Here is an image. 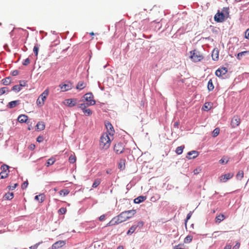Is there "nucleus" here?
<instances>
[{
  "instance_id": "f257e3e1",
  "label": "nucleus",
  "mask_w": 249,
  "mask_h": 249,
  "mask_svg": "<svg viewBox=\"0 0 249 249\" xmlns=\"http://www.w3.org/2000/svg\"><path fill=\"white\" fill-rule=\"evenodd\" d=\"M136 213V211L134 209L124 211L118 215L116 216V217L118 223L120 224L131 218Z\"/></svg>"
},
{
  "instance_id": "f03ea898",
  "label": "nucleus",
  "mask_w": 249,
  "mask_h": 249,
  "mask_svg": "<svg viewBox=\"0 0 249 249\" xmlns=\"http://www.w3.org/2000/svg\"><path fill=\"white\" fill-rule=\"evenodd\" d=\"M111 140L107 133H103L100 140L99 146L101 149L107 150L110 146Z\"/></svg>"
},
{
  "instance_id": "7ed1b4c3",
  "label": "nucleus",
  "mask_w": 249,
  "mask_h": 249,
  "mask_svg": "<svg viewBox=\"0 0 249 249\" xmlns=\"http://www.w3.org/2000/svg\"><path fill=\"white\" fill-rule=\"evenodd\" d=\"M229 14V9L227 8H223L221 12L218 11L214 16V20L217 22H223L228 17Z\"/></svg>"
},
{
  "instance_id": "20e7f679",
  "label": "nucleus",
  "mask_w": 249,
  "mask_h": 249,
  "mask_svg": "<svg viewBox=\"0 0 249 249\" xmlns=\"http://www.w3.org/2000/svg\"><path fill=\"white\" fill-rule=\"evenodd\" d=\"M190 53L191 54L190 58L194 62H199L204 58L202 53L197 50L192 51Z\"/></svg>"
},
{
  "instance_id": "39448f33",
  "label": "nucleus",
  "mask_w": 249,
  "mask_h": 249,
  "mask_svg": "<svg viewBox=\"0 0 249 249\" xmlns=\"http://www.w3.org/2000/svg\"><path fill=\"white\" fill-rule=\"evenodd\" d=\"M49 93V89H46L39 96L36 100V104L39 107H41L44 105V102L46 100L47 97Z\"/></svg>"
},
{
  "instance_id": "423d86ee",
  "label": "nucleus",
  "mask_w": 249,
  "mask_h": 249,
  "mask_svg": "<svg viewBox=\"0 0 249 249\" xmlns=\"http://www.w3.org/2000/svg\"><path fill=\"white\" fill-rule=\"evenodd\" d=\"M83 101H86L89 106H93L96 104V101L94 100V96L91 92H89L85 94L83 96Z\"/></svg>"
},
{
  "instance_id": "0eeeda50",
  "label": "nucleus",
  "mask_w": 249,
  "mask_h": 249,
  "mask_svg": "<svg viewBox=\"0 0 249 249\" xmlns=\"http://www.w3.org/2000/svg\"><path fill=\"white\" fill-rule=\"evenodd\" d=\"M124 145L122 142H118L114 146V151L117 154H120L124 152Z\"/></svg>"
},
{
  "instance_id": "6e6552de",
  "label": "nucleus",
  "mask_w": 249,
  "mask_h": 249,
  "mask_svg": "<svg viewBox=\"0 0 249 249\" xmlns=\"http://www.w3.org/2000/svg\"><path fill=\"white\" fill-rule=\"evenodd\" d=\"M234 176V174L232 173H229L225 175H221L219 178V180L220 182H226L229 179L231 178Z\"/></svg>"
},
{
  "instance_id": "1a4fd4ad",
  "label": "nucleus",
  "mask_w": 249,
  "mask_h": 249,
  "mask_svg": "<svg viewBox=\"0 0 249 249\" xmlns=\"http://www.w3.org/2000/svg\"><path fill=\"white\" fill-rule=\"evenodd\" d=\"M105 125L107 129V133L110 136H113L115 133V131L111 124L109 122H106Z\"/></svg>"
},
{
  "instance_id": "9d476101",
  "label": "nucleus",
  "mask_w": 249,
  "mask_h": 249,
  "mask_svg": "<svg viewBox=\"0 0 249 249\" xmlns=\"http://www.w3.org/2000/svg\"><path fill=\"white\" fill-rule=\"evenodd\" d=\"M240 118L238 116H234L231 121V125L232 128H235L240 124Z\"/></svg>"
},
{
  "instance_id": "9b49d317",
  "label": "nucleus",
  "mask_w": 249,
  "mask_h": 249,
  "mask_svg": "<svg viewBox=\"0 0 249 249\" xmlns=\"http://www.w3.org/2000/svg\"><path fill=\"white\" fill-rule=\"evenodd\" d=\"M77 99L75 98L68 99L65 100L64 104L69 107H72L76 105Z\"/></svg>"
},
{
  "instance_id": "f8f14e48",
  "label": "nucleus",
  "mask_w": 249,
  "mask_h": 249,
  "mask_svg": "<svg viewBox=\"0 0 249 249\" xmlns=\"http://www.w3.org/2000/svg\"><path fill=\"white\" fill-rule=\"evenodd\" d=\"M228 72V69L227 68L225 67H222L220 68H219L218 70H217L215 71V75L218 77H221L223 76V75H225L226 74V73Z\"/></svg>"
},
{
  "instance_id": "ddd939ff",
  "label": "nucleus",
  "mask_w": 249,
  "mask_h": 249,
  "mask_svg": "<svg viewBox=\"0 0 249 249\" xmlns=\"http://www.w3.org/2000/svg\"><path fill=\"white\" fill-rule=\"evenodd\" d=\"M66 244L65 241L59 240L53 244L52 249H57L63 247Z\"/></svg>"
},
{
  "instance_id": "4468645a",
  "label": "nucleus",
  "mask_w": 249,
  "mask_h": 249,
  "mask_svg": "<svg viewBox=\"0 0 249 249\" xmlns=\"http://www.w3.org/2000/svg\"><path fill=\"white\" fill-rule=\"evenodd\" d=\"M198 156V153L196 151H191L187 153L186 158L188 159H192L196 158Z\"/></svg>"
},
{
  "instance_id": "2eb2a0df",
  "label": "nucleus",
  "mask_w": 249,
  "mask_h": 249,
  "mask_svg": "<svg viewBox=\"0 0 249 249\" xmlns=\"http://www.w3.org/2000/svg\"><path fill=\"white\" fill-rule=\"evenodd\" d=\"M59 86L60 88L61 91L63 92L68 91L71 89V85L69 84H60Z\"/></svg>"
},
{
  "instance_id": "dca6fc26",
  "label": "nucleus",
  "mask_w": 249,
  "mask_h": 249,
  "mask_svg": "<svg viewBox=\"0 0 249 249\" xmlns=\"http://www.w3.org/2000/svg\"><path fill=\"white\" fill-rule=\"evenodd\" d=\"M125 160L124 159H121L120 160L118 163V168L121 170H123L125 168Z\"/></svg>"
},
{
  "instance_id": "f3484780",
  "label": "nucleus",
  "mask_w": 249,
  "mask_h": 249,
  "mask_svg": "<svg viewBox=\"0 0 249 249\" xmlns=\"http://www.w3.org/2000/svg\"><path fill=\"white\" fill-rule=\"evenodd\" d=\"M19 104H20L19 100L13 101L8 103V104L7 105V107L10 108H12L16 107Z\"/></svg>"
},
{
  "instance_id": "a211bd4d",
  "label": "nucleus",
  "mask_w": 249,
  "mask_h": 249,
  "mask_svg": "<svg viewBox=\"0 0 249 249\" xmlns=\"http://www.w3.org/2000/svg\"><path fill=\"white\" fill-rule=\"evenodd\" d=\"M212 59L214 61H217L219 58V52L217 49H214L212 54Z\"/></svg>"
},
{
  "instance_id": "6ab92c4d",
  "label": "nucleus",
  "mask_w": 249,
  "mask_h": 249,
  "mask_svg": "<svg viewBox=\"0 0 249 249\" xmlns=\"http://www.w3.org/2000/svg\"><path fill=\"white\" fill-rule=\"evenodd\" d=\"M28 116L26 115H20L18 119V122L20 123H26L28 120Z\"/></svg>"
},
{
  "instance_id": "aec40b11",
  "label": "nucleus",
  "mask_w": 249,
  "mask_h": 249,
  "mask_svg": "<svg viewBox=\"0 0 249 249\" xmlns=\"http://www.w3.org/2000/svg\"><path fill=\"white\" fill-rule=\"evenodd\" d=\"M87 86V83L84 81H79L77 86L76 89L79 90H82L84 89Z\"/></svg>"
},
{
  "instance_id": "412c9836",
  "label": "nucleus",
  "mask_w": 249,
  "mask_h": 249,
  "mask_svg": "<svg viewBox=\"0 0 249 249\" xmlns=\"http://www.w3.org/2000/svg\"><path fill=\"white\" fill-rule=\"evenodd\" d=\"M35 200L39 201V202H43L45 201V196L43 194H40L35 196Z\"/></svg>"
},
{
  "instance_id": "4be33fe9",
  "label": "nucleus",
  "mask_w": 249,
  "mask_h": 249,
  "mask_svg": "<svg viewBox=\"0 0 249 249\" xmlns=\"http://www.w3.org/2000/svg\"><path fill=\"white\" fill-rule=\"evenodd\" d=\"M225 218L226 216L223 214H220L215 217V223L219 224Z\"/></svg>"
},
{
  "instance_id": "5701e85b",
  "label": "nucleus",
  "mask_w": 249,
  "mask_h": 249,
  "mask_svg": "<svg viewBox=\"0 0 249 249\" xmlns=\"http://www.w3.org/2000/svg\"><path fill=\"white\" fill-rule=\"evenodd\" d=\"M119 224L117 220V218L115 217L113 218L106 226V227H109L110 226L115 225Z\"/></svg>"
},
{
  "instance_id": "b1692460",
  "label": "nucleus",
  "mask_w": 249,
  "mask_h": 249,
  "mask_svg": "<svg viewBox=\"0 0 249 249\" xmlns=\"http://www.w3.org/2000/svg\"><path fill=\"white\" fill-rule=\"evenodd\" d=\"M36 127L37 130L41 131L45 129V125L44 122H39L36 125Z\"/></svg>"
},
{
  "instance_id": "393cba45",
  "label": "nucleus",
  "mask_w": 249,
  "mask_h": 249,
  "mask_svg": "<svg viewBox=\"0 0 249 249\" xmlns=\"http://www.w3.org/2000/svg\"><path fill=\"white\" fill-rule=\"evenodd\" d=\"M146 196H139L134 200L135 203L142 202L146 200Z\"/></svg>"
},
{
  "instance_id": "a878e982",
  "label": "nucleus",
  "mask_w": 249,
  "mask_h": 249,
  "mask_svg": "<svg viewBox=\"0 0 249 249\" xmlns=\"http://www.w3.org/2000/svg\"><path fill=\"white\" fill-rule=\"evenodd\" d=\"M14 197V194L13 193H10V192H8L7 193H6L4 196V198H5V200H10L11 199H12Z\"/></svg>"
},
{
  "instance_id": "bb28decb",
  "label": "nucleus",
  "mask_w": 249,
  "mask_h": 249,
  "mask_svg": "<svg viewBox=\"0 0 249 249\" xmlns=\"http://www.w3.org/2000/svg\"><path fill=\"white\" fill-rule=\"evenodd\" d=\"M2 84L4 85H8L11 82V79L10 77H7L2 80Z\"/></svg>"
},
{
  "instance_id": "cd10ccee",
  "label": "nucleus",
  "mask_w": 249,
  "mask_h": 249,
  "mask_svg": "<svg viewBox=\"0 0 249 249\" xmlns=\"http://www.w3.org/2000/svg\"><path fill=\"white\" fill-rule=\"evenodd\" d=\"M212 106V104L210 102L205 103L203 107V109L205 110L208 111L211 108Z\"/></svg>"
},
{
  "instance_id": "c85d7f7f",
  "label": "nucleus",
  "mask_w": 249,
  "mask_h": 249,
  "mask_svg": "<svg viewBox=\"0 0 249 249\" xmlns=\"http://www.w3.org/2000/svg\"><path fill=\"white\" fill-rule=\"evenodd\" d=\"M236 178L238 180H241L244 177V172L242 170L238 171L236 176Z\"/></svg>"
},
{
  "instance_id": "c756f323",
  "label": "nucleus",
  "mask_w": 249,
  "mask_h": 249,
  "mask_svg": "<svg viewBox=\"0 0 249 249\" xmlns=\"http://www.w3.org/2000/svg\"><path fill=\"white\" fill-rule=\"evenodd\" d=\"M207 88L209 91H212L213 89L214 86L213 85L212 79H210L209 81H208Z\"/></svg>"
},
{
  "instance_id": "7c9ffc66",
  "label": "nucleus",
  "mask_w": 249,
  "mask_h": 249,
  "mask_svg": "<svg viewBox=\"0 0 249 249\" xmlns=\"http://www.w3.org/2000/svg\"><path fill=\"white\" fill-rule=\"evenodd\" d=\"M55 159H54L53 158H51L47 160L45 165L46 166L48 167L50 165H53L55 162Z\"/></svg>"
},
{
  "instance_id": "2f4dec72",
  "label": "nucleus",
  "mask_w": 249,
  "mask_h": 249,
  "mask_svg": "<svg viewBox=\"0 0 249 249\" xmlns=\"http://www.w3.org/2000/svg\"><path fill=\"white\" fill-rule=\"evenodd\" d=\"M136 226L135 225L131 226L127 232V235H131L136 230Z\"/></svg>"
},
{
  "instance_id": "473e14b6",
  "label": "nucleus",
  "mask_w": 249,
  "mask_h": 249,
  "mask_svg": "<svg viewBox=\"0 0 249 249\" xmlns=\"http://www.w3.org/2000/svg\"><path fill=\"white\" fill-rule=\"evenodd\" d=\"M90 106L87 103H82L78 105V107L82 110V111L88 107Z\"/></svg>"
},
{
  "instance_id": "72a5a7b5",
  "label": "nucleus",
  "mask_w": 249,
  "mask_h": 249,
  "mask_svg": "<svg viewBox=\"0 0 249 249\" xmlns=\"http://www.w3.org/2000/svg\"><path fill=\"white\" fill-rule=\"evenodd\" d=\"M184 148V146L183 145L178 147L176 150V153L178 155L181 154L183 152Z\"/></svg>"
},
{
  "instance_id": "f704fd0d",
  "label": "nucleus",
  "mask_w": 249,
  "mask_h": 249,
  "mask_svg": "<svg viewBox=\"0 0 249 249\" xmlns=\"http://www.w3.org/2000/svg\"><path fill=\"white\" fill-rule=\"evenodd\" d=\"M192 239L193 236L192 235H188L184 238V242L185 243H189L192 241Z\"/></svg>"
},
{
  "instance_id": "c9c22d12",
  "label": "nucleus",
  "mask_w": 249,
  "mask_h": 249,
  "mask_svg": "<svg viewBox=\"0 0 249 249\" xmlns=\"http://www.w3.org/2000/svg\"><path fill=\"white\" fill-rule=\"evenodd\" d=\"M69 191L67 189H63L59 192V194L62 196H65L69 193Z\"/></svg>"
},
{
  "instance_id": "e433bc0d",
  "label": "nucleus",
  "mask_w": 249,
  "mask_h": 249,
  "mask_svg": "<svg viewBox=\"0 0 249 249\" xmlns=\"http://www.w3.org/2000/svg\"><path fill=\"white\" fill-rule=\"evenodd\" d=\"M249 53V51H244V52L239 53L237 54V58L239 60H240L243 55L248 54Z\"/></svg>"
},
{
  "instance_id": "4c0bfd02",
  "label": "nucleus",
  "mask_w": 249,
  "mask_h": 249,
  "mask_svg": "<svg viewBox=\"0 0 249 249\" xmlns=\"http://www.w3.org/2000/svg\"><path fill=\"white\" fill-rule=\"evenodd\" d=\"M76 160V158L75 155H71L69 158V161L71 163H74Z\"/></svg>"
},
{
  "instance_id": "58836bf2",
  "label": "nucleus",
  "mask_w": 249,
  "mask_h": 249,
  "mask_svg": "<svg viewBox=\"0 0 249 249\" xmlns=\"http://www.w3.org/2000/svg\"><path fill=\"white\" fill-rule=\"evenodd\" d=\"M101 183V180L100 179H96L94 180L92 187L93 188L97 187Z\"/></svg>"
},
{
  "instance_id": "ea45409f",
  "label": "nucleus",
  "mask_w": 249,
  "mask_h": 249,
  "mask_svg": "<svg viewBox=\"0 0 249 249\" xmlns=\"http://www.w3.org/2000/svg\"><path fill=\"white\" fill-rule=\"evenodd\" d=\"M8 176V172H1L0 173V178L1 179L6 178Z\"/></svg>"
},
{
  "instance_id": "a19ab883",
  "label": "nucleus",
  "mask_w": 249,
  "mask_h": 249,
  "mask_svg": "<svg viewBox=\"0 0 249 249\" xmlns=\"http://www.w3.org/2000/svg\"><path fill=\"white\" fill-rule=\"evenodd\" d=\"M220 132V129L219 128H215L213 132V137H216L219 134Z\"/></svg>"
},
{
  "instance_id": "79ce46f5",
  "label": "nucleus",
  "mask_w": 249,
  "mask_h": 249,
  "mask_svg": "<svg viewBox=\"0 0 249 249\" xmlns=\"http://www.w3.org/2000/svg\"><path fill=\"white\" fill-rule=\"evenodd\" d=\"M83 112L87 116H90L92 114V111L89 108H88V109L86 108L85 109L83 110Z\"/></svg>"
},
{
  "instance_id": "37998d69",
  "label": "nucleus",
  "mask_w": 249,
  "mask_h": 249,
  "mask_svg": "<svg viewBox=\"0 0 249 249\" xmlns=\"http://www.w3.org/2000/svg\"><path fill=\"white\" fill-rule=\"evenodd\" d=\"M9 167L7 165H3L1 166V169L2 170V172H7V171H8V173L9 172Z\"/></svg>"
},
{
  "instance_id": "c03bdc74",
  "label": "nucleus",
  "mask_w": 249,
  "mask_h": 249,
  "mask_svg": "<svg viewBox=\"0 0 249 249\" xmlns=\"http://www.w3.org/2000/svg\"><path fill=\"white\" fill-rule=\"evenodd\" d=\"M8 88L3 87L0 89V96L4 94L6 92L8 91Z\"/></svg>"
},
{
  "instance_id": "a18cd8bd",
  "label": "nucleus",
  "mask_w": 249,
  "mask_h": 249,
  "mask_svg": "<svg viewBox=\"0 0 249 249\" xmlns=\"http://www.w3.org/2000/svg\"><path fill=\"white\" fill-rule=\"evenodd\" d=\"M21 89V88L19 85H15L13 87L12 90L16 92H18Z\"/></svg>"
},
{
  "instance_id": "49530a36",
  "label": "nucleus",
  "mask_w": 249,
  "mask_h": 249,
  "mask_svg": "<svg viewBox=\"0 0 249 249\" xmlns=\"http://www.w3.org/2000/svg\"><path fill=\"white\" fill-rule=\"evenodd\" d=\"M66 211L67 210L66 208L62 207L58 210V213L60 214H63L66 213Z\"/></svg>"
},
{
  "instance_id": "de8ad7c7",
  "label": "nucleus",
  "mask_w": 249,
  "mask_h": 249,
  "mask_svg": "<svg viewBox=\"0 0 249 249\" xmlns=\"http://www.w3.org/2000/svg\"><path fill=\"white\" fill-rule=\"evenodd\" d=\"M42 242H43L42 241L38 242V243L35 244L34 245L30 247L29 248L30 249H36L38 248V247L39 246V245L40 244H41V243H42Z\"/></svg>"
},
{
  "instance_id": "09e8293b",
  "label": "nucleus",
  "mask_w": 249,
  "mask_h": 249,
  "mask_svg": "<svg viewBox=\"0 0 249 249\" xmlns=\"http://www.w3.org/2000/svg\"><path fill=\"white\" fill-rule=\"evenodd\" d=\"M38 49L39 48L37 44L34 47L33 51L36 56H37L38 55Z\"/></svg>"
},
{
  "instance_id": "8fccbe9b",
  "label": "nucleus",
  "mask_w": 249,
  "mask_h": 249,
  "mask_svg": "<svg viewBox=\"0 0 249 249\" xmlns=\"http://www.w3.org/2000/svg\"><path fill=\"white\" fill-rule=\"evenodd\" d=\"M143 225V222L142 221H140L139 222L137 225H135V226H136V228H139V229H141V228L142 227Z\"/></svg>"
},
{
  "instance_id": "3c124183",
  "label": "nucleus",
  "mask_w": 249,
  "mask_h": 249,
  "mask_svg": "<svg viewBox=\"0 0 249 249\" xmlns=\"http://www.w3.org/2000/svg\"><path fill=\"white\" fill-rule=\"evenodd\" d=\"M201 169L200 167H198V168L195 169L194 170L193 172H194V174L197 175L201 172Z\"/></svg>"
},
{
  "instance_id": "603ef678",
  "label": "nucleus",
  "mask_w": 249,
  "mask_h": 249,
  "mask_svg": "<svg viewBox=\"0 0 249 249\" xmlns=\"http://www.w3.org/2000/svg\"><path fill=\"white\" fill-rule=\"evenodd\" d=\"M30 63V60L28 58L24 60L22 63V64L24 66L28 65Z\"/></svg>"
},
{
  "instance_id": "864d4df0",
  "label": "nucleus",
  "mask_w": 249,
  "mask_h": 249,
  "mask_svg": "<svg viewBox=\"0 0 249 249\" xmlns=\"http://www.w3.org/2000/svg\"><path fill=\"white\" fill-rule=\"evenodd\" d=\"M44 140L43 137L42 136H39L37 137L36 139V141L38 142H42Z\"/></svg>"
},
{
  "instance_id": "5fc2aeb1",
  "label": "nucleus",
  "mask_w": 249,
  "mask_h": 249,
  "mask_svg": "<svg viewBox=\"0 0 249 249\" xmlns=\"http://www.w3.org/2000/svg\"><path fill=\"white\" fill-rule=\"evenodd\" d=\"M27 85L26 81H22L20 82V84L19 86H20V87L25 86Z\"/></svg>"
},
{
  "instance_id": "6e6d98bb",
  "label": "nucleus",
  "mask_w": 249,
  "mask_h": 249,
  "mask_svg": "<svg viewBox=\"0 0 249 249\" xmlns=\"http://www.w3.org/2000/svg\"><path fill=\"white\" fill-rule=\"evenodd\" d=\"M18 73H19V72L18 70H14L11 72V74L13 76H16L18 74Z\"/></svg>"
},
{
  "instance_id": "4d7b16f0",
  "label": "nucleus",
  "mask_w": 249,
  "mask_h": 249,
  "mask_svg": "<svg viewBox=\"0 0 249 249\" xmlns=\"http://www.w3.org/2000/svg\"><path fill=\"white\" fill-rule=\"evenodd\" d=\"M35 147L36 145L34 144H31L29 146L28 148L30 150H33L35 149Z\"/></svg>"
},
{
  "instance_id": "13d9d810",
  "label": "nucleus",
  "mask_w": 249,
  "mask_h": 249,
  "mask_svg": "<svg viewBox=\"0 0 249 249\" xmlns=\"http://www.w3.org/2000/svg\"><path fill=\"white\" fill-rule=\"evenodd\" d=\"M17 185L18 184L17 183H16V184H14L13 185L9 186L8 188H9V189L10 190H13L14 189H15L16 188V187H17Z\"/></svg>"
},
{
  "instance_id": "bf43d9fd",
  "label": "nucleus",
  "mask_w": 249,
  "mask_h": 249,
  "mask_svg": "<svg viewBox=\"0 0 249 249\" xmlns=\"http://www.w3.org/2000/svg\"><path fill=\"white\" fill-rule=\"evenodd\" d=\"M107 215V214H103L102 215H101L99 217V220L100 221H103L104 219H105V218L106 217V216Z\"/></svg>"
},
{
  "instance_id": "052dcab7",
  "label": "nucleus",
  "mask_w": 249,
  "mask_h": 249,
  "mask_svg": "<svg viewBox=\"0 0 249 249\" xmlns=\"http://www.w3.org/2000/svg\"><path fill=\"white\" fill-rule=\"evenodd\" d=\"M192 215V212H190L187 215V216H186V219H187V220H188L190 219L191 216Z\"/></svg>"
},
{
  "instance_id": "680f3d73",
  "label": "nucleus",
  "mask_w": 249,
  "mask_h": 249,
  "mask_svg": "<svg viewBox=\"0 0 249 249\" xmlns=\"http://www.w3.org/2000/svg\"><path fill=\"white\" fill-rule=\"evenodd\" d=\"M228 160H226V161H225L224 159H221L219 161V163L221 164H224L225 163H226L228 162Z\"/></svg>"
},
{
  "instance_id": "e2e57ef3",
  "label": "nucleus",
  "mask_w": 249,
  "mask_h": 249,
  "mask_svg": "<svg viewBox=\"0 0 249 249\" xmlns=\"http://www.w3.org/2000/svg\"><path fill=\"white\" fill-rule=\"evenodd\" d=\"M240 243L239 242L236 243L235 245L233 247L232 249H238L240 247Z\"/></svg>"
},
{
  "instance_id": "0e129e2a",
  "label": "nucleus",
  "mask_w": 249,
  "mask_h": 249,
  "mask_svg": "<svg viewBox=\"0 0 249 249\" xmlns=\"http://www.w3.org/2000/svg\"><path fill=\"white\" fill-rule=\"evenodd\" d=\"M245 36L247 39H249V29L246 30L245 32Z\"/></svg>"
},
{
  "instance_id": "69168bd1",
  "label": "nucleus",
  "mask_w": 249,
  "mask_h": 249,
  "mask_svg": "<svg viewBox=\"0 0 249 249\" xmlns=\"http://www.w3.org/2000/svg\"><path fill=\"white\" fill-rule=\"evenodd\" d=\"M28 185V182H27V181H25V182H24L22 184V188H26V187H27Z\"/></svg>"
},
{
  "instance_id": "338daca9",
  "label": "nucleus",
  "mask_w": 249,
  "mask_h": 249,
  "mask_svg": "<svg viewBox=\"0 0 249 249\" xmlns=\"http://www.w3.org/2000/svg\"><path fill=\"white\" fill-rule=\"evenodd\" d=\"M231 245L230 244H227L225 247H224V249H231Z\"/></svg>"
},
{
  "instance_id": "774afa93",
  "label": "nucleus",
  "mask_w": 249,
  "mask_h": 249,
  "mask_svg": "<svg viewBox=\"0 0 249 249\" xmlns=\"http://www.w3.org/2000/svg\"><path fill=\"white\" fill-rule=\"evenodd\" d=\"M112 170L111 169H107L106 171V173L108 174H110L111 173Z\"/></svg>"
}]
</instances>
